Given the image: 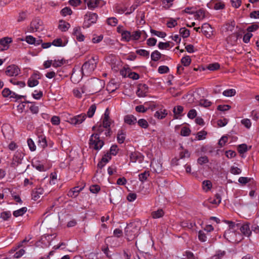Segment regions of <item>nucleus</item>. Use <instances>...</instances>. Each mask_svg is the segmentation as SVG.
<instances>
[{"mask_svg": "<svg viewBox=\"0 0 259 259\" xmlns=\"http://www.w3.org/2000/svg\"><path fill=\"white\" fill-rule=\"evenodd\" d=\"M195 16L197 19H202L205 17V12L203 10L200 9L196 12Z\"/></svg>", "mask_w": 259, "mask_h": 259, "instance_id": "4d7b16f0", "label": "nucleus"}, {"mask_svg": "<svg viewBox=\"0 0 259 259\" xmlns=\"http://www.w3.org/2000/svg\"><path fill=\"white\" fill-rule=\"evenodd\" d=\"M208 158L206 156H201L197 159V162L200 165L208 162Z\"/></svg>", "mask_w": 259, "mask_h": 259, "instance_id": "680f3d73", "label": "nucleus"}, {"mask_svg": "<svg viewBox=\"0 0 259 259\" xmlns=\"http://www.w3.org/2000/svg\"><path fill=\"white\" fill-rule=\"evenodd\" d=\"M89 144L91 148L98 150L104 145V142L100 139L98 134H93L90 137Z\"/></svg>", "mask_w": 259, "mask_h": 259, "instance_id": "20e7f679", "label": "nucleus"}, {"mask_svg": "<svg viewBox=\"0 0 259 259\" xmlns=\"http://www.w3.org/2000/svg\"><path fill=\"white\" fill-rule=\"evenodd\" d=\"M237 235V233L234 230L231 229L227 230L224 233V237L230 242H238L235 237Z\"/></svg>", "mask_w": 259, "mask_h": 259, "instance_id": "f8f14e48", "label": "nucleus"}, {"mask_svg": "<svg viewBox=\"0 0 259 259\" xmlns=\"http://www.w3.org/2000/svg\"><path fill=\"white\" fill-rule=\"evenodd\" d=\"M111 121L110 119H103L102 124L104 127H105L106 133H105V136L107 137L110 134V129L109 127L110 126Z\"/></svg>", "mask_w": 259, "mask_h": 259, "instance_id": "cd10ccee", "label": "nucleus"}, {"mask_svg": "<svg viewBox=\"0 0 259 259\" xmlns=\"http://www.w3.org/2000/svg\"><path fill=\"white\" fill-rule=\"evenodd\" d=\"M42 22L38 18H36L32 20L31 22L29 31L30 32H33L37 31L42 30Z\"/></svg>", "mask_w": 259, "mask_h": 259, "instance_id": "39448f33", "label": "nucleus"}, {"mask_svg": "<svg viewBox=\"0 0 259 259\" xmlns=\"http://www.w3.org/2000/svg\"><path fill=\"white\" fill-rule=\"evenodd\" d=\"M167 115V111L165 109H160L155 112L154 116L158 119H163Z\"/></svg>", "mask_w": 259, "mask_h": 259, "instance_id": "a211bd4d", "label": "nucleus"}, {"mask_svg": "<svg viewBox=\"0 0 259 259\" xmlns=\"http://www.w3.org/2000/svg\"><path fill=\"white\" fill-rule=\"evenodd\" d=\"M181 62L183 66L187 67L190 64L191 62V59L190 56H186L181 59Z\"/></svg>", "mask_w": 259, "mask_h": 259, "instance_id": "ea45409f", "label": "nucleus"}, {"mask_svg": "<svg viewBox=\"0 0 259 259\" xmlns=\"http://www.w3.org/2000/svg\"><path fill=\"white\" fill-rule=\"evenodd\" d=\"M72 34L78 41H83L84 40V36L82 34L81 28L79 26L73 28Z\"/></svg>", "mask_w": 259, "mask_h": 259, "instance_id": "ddd939ff", "label": "nucleus"}, {"mask_svg": "<svg viewBox=\"0 0 259 259\" xmlns=\"http://www.w3.org/2000/svg\"><path fill=\"white\" fill-rule=\"evenodd\" d=\"M37 137L38 146L40 147L42 149H44L47 146V142L46 136L42 134H38Z\"/></svg>", "mask_w": 259, "mask_h": 259, "instance_id": "f3484780", "label": "nucleus"}, {"mask_svg": "<svg viewBox=\"0 0 259 259\" xmlns=\"http://www.w3.org/2000/svg\"><path fill=\"white\" fill-rule=\"evenodd\" d=\"M11 217V213L10 211H4L1 213L0 218L4 221H7Z\"/></svg>", "mask_w": 259, "mask_h": 259, "instance_id": "3c124183", "label": "nucleus"}, {"mask_svg": "<svg viewBox=\"0 0 259 259\" xmlns=\"http://www.w3.org/2000/svg\"><path fill=\"white\" fill-rule=\"evenodd\" d=\"M177 24V21L176 19L170 18L169 20L167 22L166 25L168 28H173L175 27Z\"/></svg>", "mask_w": 259, "mask_h": 259, "instance_id": "6e6d98bb", "label": "nucleus"}, {"mask_svg": "<svg viewBox=\"0 0 259 259\" xmlns=\"http://www.w3.org/2000/svg\"><path fill=\"white\" fill-rule=\"evenodd\" d=\"M142 32L140 30L134 31L132 34V39L138 40L142 35Z\"/></svg>", "mask_w": 259, "mask_h": 259, "instance_id": "5fc2aeb1", "label": "nucleus"}, {"mask_svg": "<svg viewBox=\"0 0 259 259\" xmlns=\"http://www.w3.org/2000/svg\"><path fill=\"white\" fill-rule=\"evenodd\" d=\"M106 23L110 26H115L118 23V20L115 17H110L107 19Z\"/></svg>", "mask_w": 259, "mask_h": 259, "instance_id": "79ce46f5", "label": "nucleus"}, {"mask_svg": "<svg viewBox=\"0 0 259 259\" xmlns=\"http://www.w3.org/2000/svg\"><path fill=\"white\" fill-rule=\"evenodd\" d=\"M43 96L42 92L41 91L35 90L34 93L32 94V97L33 98L36 100L40 99Z\"/></svg>", "mask_w": 259, "mask_h": 259, "instance_id": "052dcab7", "label": "nucleus"}, {"mask_svg": "<svg viewBox=\"0 0 259 259\" xmlns=\"http://www.w3.org/2000/svg\"><path fill=\"white\" fill-rule=\"evenodd\" d=\"M86 119L85 114L82 113L69 119V122L74 125L80 124Z\"/></svg>", "mask_w": 259, "mask_h": 259, "instance_id": "6e6552de", "label": "nucleus"}, {"mask_svg": "<svg viewBox=\"0 0 259 259\" xmlns=\"http://www.w3.org/2000/svg\"><path fill=\"white\" fill-rule=\"evenodd\" d=\"M96 108L95 104H93L90 107L87 112V115L89 118H91L93 116L96 110Z\"/></svg>", "mask_w": 259, "mask_h": 259, "instance_id": "a19ab883", "label": "nucleus"}, {"mask_svg": "<svg viewBox=\"0 0 259 259\" xmlns=\"http://www.w3.org/2000/svg\"><path fill=\"white\" fill-rule=\"evenodd\" d=\"M20 72V69L15 65H11L6 68L5 73L8 76H16Z\"/></svg>", "mask_w": 259, "mask_h": 259, "instance_id": "0eeeda50", "label": "nucleus"}, {"mask_svg": "<svg viewBox=\"0 0 259 259\" xmlns=\"http://www.w3.org/2000/svg\"><path fill=\"white\" fill-rule=\"evenodd\" d=\"M51 123L55 125H58L60 123V117L58 116H53L51 119Z\"/></svg>", "mask_w": 259, "mask_h": 259, "instance_id": "69168bd1", "label": "nucleus"}, {"mask_svg": "<svg viewBox=\"0 0 259 259\" xmlns=\"http://www.w3.org/2000/svg\"><path fill=\"white\" fill-rule=\"evenodd\" d=\"M67 42L65 41H63L61 38H58L55 39L52 44L56 47H63L65 46Z\"/></svg>", "mask_w": 259, "mask_h": 259, "instance_id": "c756f323", "label": "nucleus"}, {"mask_svg": "<svg viewBox=\"0 0 259 259\" xmlns=\"http://www.w3.org/2000/svg\"><path fill=\"white\" fill-rule=\"evenodd\" d=\"M111 159V156L108 152L105 154L98 163V166L102 168Z\"/></svg>", "mask_w": 259, "mask_h": 259, "instance_id": "aec40b11", "label": "nucleus"}, {"mask_svg": "<svg viewBox=\"0 0 259 259\" xmlns=\"http://www.w3.org/2000/svg\"><path fill=\"white\" fill-rule=\"evenodd\" d=\"M23 154L20 152H17L13 158V161L11 163L12 166L16 168L19 173L24 172L26 169L25 163L22 162Z\"/></svg>", "mask_w": 259, "mask_h": 259, "instance_id": "7ed1b4c3", "label": "nucleus"}, {"mask_svg": "<svg viewBox=\"0 0 259 259\" xmlns=\"http://www.w3.org/2000/svg\"><path fill=\"white\" fill-rule=\"evenodd\" d=\"M211 188L212 183L209 180H205L202 182V188L205 192L210 190Z\"/></svg>", "mask_w": 259, "mask_h": 259, "instance_id": "c85d7f7f", "label": "nucleus"}, {"mask_svg": "<svg viewBox=\"0 0 259 259\" xmlns=\"http://www.w3.org/2000/svg\"><path fill=\"white\" fill-rule=\"evenodd\" d=\"M27 211V208L25 207H22L18 210H16L13 212V215L15 217L22 216Z\"/></svg>", "mask_w": 259, "mask_h": 259, "instance_id": "72a5a7b5", "label": "nucleus"}, {"mask_svg": "<svg viewBox=\"0 0 259 259\" xmlns=\"http://www.w3.org/2000/svg\"><path fill=\"white\" fill-rule=\"evenodd\" d=\"M27 144L31 151H34L36 150V146L31 139L30 138L27 140Z\"/></svg>", "mask_w": 259, "mask_h": 259, "instance_id": "bf43d9fd", "label": "nucleus"}, {"mask_svg": "<svg viewBox=\"0 0 259 259\" xmlns=\"http://www.w3.org/2000/svg\"><path fill=\"white\" fill-rule=\"evenodd\" d=\"M162 5L166 9H169L172 5L174 0H161Z\"/></svg>", "mask_w": 259, "mask_h": 259, "instance_id": "09e8293b", "label": "nucleus"}, {"mask_svg": "<svg viewBox=\"0 0 259 259\" xmlns=\"http://www.w3.org/2000/svg\"><path fill=\"white\" fill-rule=\"evenodd\" d=\"M148 92V86L145 84H140L138 85L136 94L139 97H144L146 96Z\"/></svg>", "mask_w": 259, "mask_h": 259, "instance_id": "1a4fd4ad", "label": "nucleus"}, {"mask_svg": "<svg viewBox=\"0 0 259 259\" xmlns=\"http://www.w3.org/2000/svg\"><path fill=\"white\" fill-rule=\"evenodd\" d=\"M122 38L126 41H129L132 39V34L131 32L127 30H124L121 32Z\"/></svg>", "mask_w": 259, "mask_h": 259, "instance_id": "7c9ffc66", "label": "nucleus"}, {"mask_svg": "<svg viewBox=\"0 0 259 259\" xmlns=\"http://www.w3.org/2000/svg\"><path fill=\"white\" fill-rule=\"evenodd\" d=\"M119 149L118 148V147L116 145H112L110 149V152H108L110 155H116L118 152Z\"/></svg>", "mask_w": 259, "mask_h": 259, "instance_id": "864d4df0", "label": "nucleus"}, {"mask_svg": "<svg viewBox=\"0 0 259 259\" xmlns=\"http://www.w3.org/2000/svg\"><path fill=\"white\" fill-rule=\"evenodd\" d=\"M130 160L132 162H138L139 163H141L144 159V156L143 155L137 151L132 152L130 155Z\"/></svg>", "mask_w": 259, "mask_h": 259, "instance_id": "9d476101", "label": "nucleus"}, {"mask_svg": "<svg viewBox=\"0 0 259 259\" xmlns=\"http://www.w3.org/2000/svg\"><path fill=\"white\" fill-rule=\"evenodd\" d=\"M191 131L189 128L186 126L183 127L181 131V135L183 136H188L190 134Z\"/></svg>", "mask_w": 259, "mask_h": 259, "instance_id": "e2e57ef3", "label": "nucleus"}, {"mask_svg": "<svg viewBox=\"0 0 259 259\" xmlns=\"http://www.w3.org/2000/svg\"><path fill=\"white\" fill-rule=\"evenodd\" d=\"M124 121L129 125H134L137 122V118L133 115H127L124 117Z\"/></svg>", "mask_w": 259, "mask_h": 259, "instance_id": "4be33fe9", "label": "nucleus"}, {"mask_svg": "<svg viewBox=\"0 0 259 259\" xmlns=\"http://www.w3.org/2000/svg\"><path fill=\"white\" fill-rule=\"evenodd\" d=\"M236 92L235 89H228L223 92V95L227 97L234 96Z\"/></svg>", "mask_w": 259, "mask_h": 259, "instance_id": "e433bc0d", "label": "nucleus"}, {"mask_svg": "<svg viewBox=\"0 0 259 259\" xmlns=\"http://www.w3.org/2000/svg\"><path fill=\"white\" fill-rule=\"evenodd\" d=\"M65 63V61L63 59L54 60L53 61L52 66L54 67H58L61 66Z\"/></svg>", "mask_w": 259, "mask_h": 259, "instance_id": "0e129e2a", "label": "nucleus"}, {"mask_svg": "<svg viewBox=\"0 0 259 259\" xmlns=\"http://www.w3.org/2000/svg\"><path fill=\"white\" fill-rule=\"evenodd\" d=\"M201 31L206 37H210L212 32V28L209 24L204 23L201 26Z\"/></svg>", "mask_w": 259, "mask_h": 259, "instance_id": "6ab92c4d", "label": "nucleus"}, {"mask_svg": "<svg viewBox=\"0 0 259 259\" xmlns=\"http://www.w3.org/2000/svg\"><path fill=\"white\" fill-rule=\"evenodd\" d=\"M126 133L122 130H119L117 135V140L119 143L122 144L125 139Z\"/></svg>", "mask_w": 259, "mask_h": 259, "instance_id": "393cba45", "label": "nucleus"}, {"mask_svg": "<svg viewBox=\"0 0 259 259\" xmlns=\"http://www.w3.org/2000/svg\"><path fill=\"white\" fill-rule=\"evenodd\" d=\"M87 87L85 85L81 88H75L73 90L74 96L77 98H81L83 94H87Z\"/></svg>", "mask_w": 259, "mask_h": 259, "instance_id": "2eb2a0df", "label": "nucleus"}, {"mask_svg": "<svg viewBox=\"0 0 259 259\" xmlns=\"http://www.w3.org/2000/svg\"><path fill=\"white\" fill-rule=\"evenodd\" d=\"M141 229L138 223H131L125 228V235L128 241L132 240L138 236Z\"/></svg>", "mask_w": 259, "mask_h": 259, "instance_id": "f03ea898", "label": "nucleus"}, {"mask_svg": "<svg viewBox=\"0 0 259 259\" xmlns=\"http://www.w3.org/2000/svg\"><path fill=\"white\" fill-rule=\"evenodd\" d=\"M70 25L69 23L64 21L61 20L59 21L58 28L62 31H66L70 27Z\"/></svg>", "mask_w": 259, "mask_h": 259, "instance_id": "a878e982", "label": "nucleus"}, {"mask_svg": "<svg viewBox=\"0 0 259 259\" xmlns=\"http://www.w3.org/2000/svg\"><path fill=\"white\" fill-rule=\"evenodd\" d=\"M240 231L245 236L249 237L251 234V231L250 229L249 224L246 223L241 227Z\"/></svg>", "mask_w": 259, "mask_h": 259, "instance_id": "dca6fc26", "label": "nucleus"}, {"mask_svg": "<svg viewBox=\"0 0 259 259\" xmlns=\"http://www.w3.org/2000/svg\"><path fill=\"white\" fill-rule=\"evenodd\" d=\"M136 52L137 54H138L141 56H143L144 57H146L147 58H149V52L146 50H144V49L137 50Z\"/></svg>", "mask_w": 259, "mask_h": 259, "instance_id": "8fccbe9b", "label": "nucleus"}, {"mask_svg": "<svg viewBox=\"0 0 259 259\" xmlns=\"http://www.w3.org/2000/svg\"><path fill=\"white\" fill-rule=\"evenodd\" d=\"M179 32L183 38H187L190 35L189 30L185 28H181Z\"/></svg>", "mask_w": 259, "mask_h": 259, "instance_id": "603ef678", "label": "nucleus"}, {"mask_svg": "<svg viewBox=\"0 0 259 259\" xmlns=\"http://www.w3.org/2000/svg\"><path fill=\"white\" fill-rule=\"evenodd\" d=\"M98 62L97 57L93 56L89 58L82 66V74L85 76L90 75L96 69Z\"/></svg>", "mask_w": 259, "mask_h": 259, "instance_id": "f257e3e1", "label": "nucleus"}, {"mask_svg": "<svg viewBox=\"0 0 259 259\" xmlns=\"http://www.w3.org/2000/svg\"><path fill=\"white\" fill-rule=\"evenodd\" d=\"M241 123L247 128H249L251 125V122L250 120L247 118L241 120Z\"/></svg>", "mask_w": 259, "mask_h": 259, "instance_id": "338daca9", "label": "nucleus"}, {"mask_svg": "<svg viewBox=\"0 0 259 259\" xmlns=\"http://www.w3.org/2000/svg\"><path fill=\"white\" fill-rule=\"evenodd\" d=\"M238 151L239 153L242 154L247 151V146L246 144H241L239 145L238 147Z\"/></svg>", "mask_w": 259, "mask_h": 259, "instance_id": "774afa93", "label": "nucleus"}, {"mask_svg": "<svg viewBox=\"0 0 259 259\" xmlns=\"http://www.w3.org/2000/svg\"><path fill=\"white\" fill-rule=\"evenodd\" d=\"M208 201L210 203L218 205L221 202V197L220 195L217 194L214 198H210Z\"/></svg>", "mask_w": 259, "mask_h": 259, "instance_id": "bb28decb", "label": "nucleus"}, {"mask_svg": "<svg viewBox=\"0 0 259 259\" xmlns=\"http://www.w3.org/2000/svg\"><path fill=\"white\" fill-rule=\"evenodd\" d=\"M29 110L32 114H37L39 111V108L34 103H30L29 106Z\"/></svg>", "mask_w": 259, "mask_h": 259, "instance_id": "49530a36", "label": "nucleus"}, {"mask_svg": "<svg viewBox=\"0 0 259 259\" xmlns=\"http://www.w3.org/2000/svg\"><path fill=\"white\" fill-rule=\"evenodd\" d=\"M137 122L138 123V125L142 128L146 129L149 126V123L148 121L145 119H140Z\"/></svg>", "mask_w": 259, "mask_h": 259, "instance_id": "f704fd0d", "label": "nucleus"}, {"mask_svg": "<svg viewBox=\"0 0 259 259\" xmlns=\"http://www.w3.org/2000/svg\"><path fill=\"white\" fill-rule=\"evenodd\" d=\"M28 16V12L27 11H22L18 13L17 18V21L18 23L25 21Z\"/></svg>", "mask_w": 259, "mask_h": 259, "instance_id": "b1692460", "label": "nucleus"}, {"mask_svg": "<svg viewBox=\"0 0 259 259\" xmlns=\"http://www.w3.org/2000/svg\"><path fill=\"white\" fill-rule=\"evenodd\" d=\"M26 41L31 45H39L38 42H36L35 38L31 35H28L25 38Z\"/></svg>", "mask_w": 259, "mask_h": 259, "instance_id": "c03bdc74", "label": "nucleus"}, {"mask_svg": "<svg viewBox=\"0 0 259 259\" xmlns=\"http://www.w3.org/2000/svg\"><path fill=\"white\" fill-rule=\"evenodd\" d=\"M210 8L215 10H222L225 8V4L219 0H211L208 4Z\"/></svg>", "mask_w": 259, "mask_h": 259, "instance_id": "9b49d317", "label": "nucleus"}, {"mask_svg": "<svg viewBox=\"0 0 259 259\" xmlns=\"http://www.w3.org/2000/svg\"><path fill=\"white\" fill-rule=\"evenodd\" d=\"M84 3L87 5L89 9L94 10L96 8L95 0H83Z\"/></svg>", "mask_w": 259, "mask_h": 259, "instance_id": "a18cd8bd", "label": "nucleus"}, {"mask_svg": "<svg viewBox=\"0 0 259 259\" xmlns=\"http://www.w3.org/2000/svg\"><path fill=\"white\" fill-rule=\"evenodd\" d=\"M82 188H79L78 187H75L71 189L68 192V196L70 197H76L78 196L79 193L81 191Z\"/></svg>", "mask_w": 259, "mask_h": 259, "instance_id": "5701e85b", "label": "nucleus"}, {"mask_svg": "<svg viewBox=\"0 0 259 259\" xmlns=\"http://www.w3.org/2000/svg\"><path fill=\"white\" fill-rule=\"evenodd\" d=\"M211 104V102L207 99H203L199 101V105L205 108L209 107Z\"/></svg>", "mask_w": 259, "mask_h": 259, "instance_id": "37998d69", "label": "nucleus"}, {"mask_svg": "<svg viewBox=\"0 0 259 259\" xmlns=\"http://www.w3.org/2000/svg\"><path fill=\"white\" fill-rule=\"evenodd\" d=\"M44 190L41 188H38L35 189L34 190L32 191L31 196L32 199L35 201L37 200L39 198H40V196L43 194Z\"/></svg>", "mask_w": 259, "mask_h": 259, "instance_id": "412c9836", "label": "nucleus"}, {"mask_svg": "<svg viewBox=\"0 0 259 259\" xmlns=\"http://www.w3.org/2000/svg\"><path fill=\"white\" fill-rule=\"evenodd\" d=\"M149 176V172L148 171H145L144 172L139 175V179L141 182L144 183L147 180Z\"/></svg>", "mask_w": 259, "mask_h": 259, "instance_id": "58836bf2", "label": "nucleus"}, {"mask_svg": "<svg viewBox=\"0 0 259 259\" xmlns=\"http://www.w3.org/2000/svg\"><path fill=\"white\" fill-rule=\"evenodd\" d=\"M98 19V15L96 13L88 12L84 16V25L89 27L90 26L96 22Z\"/></svg>", "mask_w": 259, "mask_h": 259, "instance_id": "423d86ee", "label": "nucleus"}, {"mask_svg": "<svg viewBox=\"0 0 259 259\" xmlns=\"http://www.w3.org/2000/svg\"><path fill=\"white\" fill-rule=\"evenodd\" d=\"M150 32L152 35H156L161 38H164L166 36V34L165 32L163 31H157L152 29H150Z\"/></svg>", "mask_w": 259, "mask_h": 259, "instance_id": "c9c22d12", "label": "nucleus"}, {"mask_svg": "<svg viewBox=\"0 0 259 259\" xmlns=\"http://www.w3.org/2000/svg\"><path fill=\"white\" fill-rule=\"evenodd\" d=\"M161 54L158 51L156 50L153 52L151 55V58L152 61H157L161 58Z\"/></svg>", "mask_w": 259, "mask_h": 259, "instance_id": "4c0bfd02", "label": "nucleus"}, {"mask_svg": "<svg viewBox=\"0 0 259 259\" xmlns=\"http://www.w3.org/2000/svg\"><path fill=\"white\" fill-rule=\"evenodd\" d=\"M117 88V84L113 82L112 81L109 82L107 85V90L108 91L110 92L114 91Z\"/></svg>", "mask_w": 259, "mask_h": 259, "instance_id": "de8ad7c7", "label": "nucleus"}, {"mask_svg": "<svg viewBox=\"0 0 259 259\" xmlns=\"http://www.w3.org/2000/svg\"><path fill=\"white\" fill-rule=\"evenodd\" d=\"M39 75L37 73H34L28 79L27 84L29 87H34L36 86L39 82L38 79H39Z\"/></svg>", "mask_w": 259, "mask_h": 259, "instance_id": "4468645a", "label": "nucleus"}, {"mask_svg": "<svg viewBox=\"0 0 259 259\" xmlns=\"http://www.w3.org/2000/svg\"><path fill=\"white\" fill-rule=\"evenodd\" d=\"M220 67V65L218 63L210 64L207 66V69L211 71H214L219 69Z\"/></svg>", "mask_w": 259, "mask_h": 259, "instance_id": "13d9d810", "label": "nucleus"}, {"mask_svg": "<svg viewBox=\"0 0 259 259\" xmlns=\"http://www.w3.org/2000/svg\"><path fill=\"white\" fill-rule=\"evenodd\" d=\"M164 215V212L162 209H159L156 211H153L151 215L153 219H159Z\"/></svg>", "mask_w": 259, "mask_h": 259, "instance_id": "473e14b6", "label": "nucleus"}, {"mask_svg": "<svg viewBox=\"0 0 259 259\" xmlns=\"http://www.w3.org/2000/svg\"><path fill=\"white\" fill-rule=\"evenodd\" d=\"M235 26V22L234 21H231L227 22L225 26V30L227 31L232 32Z\"/></svg>", "mask_w": 259, "mask_h": 259, "instance_id": "2f4dec72", "label": "nucleus"}]
</instances>
